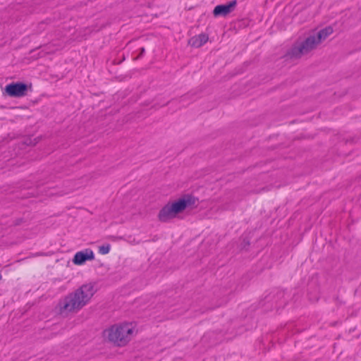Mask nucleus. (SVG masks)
Returning <instances> with one entry per match:
<instances>
[{
	"instance_id": "f257e3e1",
	"label": "nucleus",
	"mask_w": 361,
	"mask_h": 361,
	"mask_svg": "<svg viewBox=\"0 0 361 361\" xmlns=\"http://www.w3.org/2000/svg\"><path fill=\"white\" fill-rule=\"evenodd\" d=\"M332 33L333 28L326 27L298 39L288 51L286 58L291 60L300 59L316 49Z\"/></svg>"
},
{
	"instance_id": "f03ea898",
	"label": "nucleus",
	"mask_w": 361,
	"mask_h": 361,
	"mask_svg": "<svg viewBox=\"0 0 361 361\" xmlns=\"http://www.w3.org/2000/svg\"><path fill=\"white\" fill-rule=\"evenodd\" d=\"M96 292L94 285L87 283L82 285L73 293H71L59 303V311L61 314L80 310L85 306Z\"/></svg>"
},
{
	"instance_id": "7ed1b4c3",
	"label": "nucleus",
	"mask_w": 361,
	"mask_h": 361,
	"mask_svg": "<svg viewBox=\"0 0 361 361\" xmlns=\"http://www.w3.org/2000/svg\"><path fill=\"white\" fill-rule=\"evenodd\" d=\"M136 334V325L133 322L114 324L104 331V337L118 347L126 345Z\"/></svg>"
},
{
	"instance_id": "20e7f679",
	"label": "nucleus",
	"mask_w": 361,
	"mask_h": 361,
	"mask_svg": "<svg viewBox=\"0 0 361 361\" xmlns=\"http://www.w3.org/2000/svg\"><path fill=\"white\" fill-rule=\"evenodd\" d=\"M195 203V199L187 195L178 200L166 204L159 213V219L161 221L166 222L173 219L176 215L184 211L188 207Z\"/></svg>"
},
{
	"instance_id": "39448f33",
	"label": "nucleus",
	"mask_w": 361,
	"mask_h": 361,
	"mask_svg": "<svg viewBox=\"0 0 361 361\" xmlns=\"http://www.w3.org/2000/svg\"><path fill=\"white\" fill-rule=\"evenodd\" d=\"M29 88H31V85H27L23 82H12L6 86L5 91L10 97H22L26 95Z\"/></svg>"
},
{
	"instance_id": "423d86ee",
	"label": "nucleus",
	"mask_w": 361,
	"mask_h": 361,
	"mask_svg": "<svg viewBox=\"0 0 361 361\" xmlns=\"http://www.w3.org/2000/svg\"><path fill=\"white\" fill-rule=\"evenodd\" d=\"M94 259V252L90 249L86 248L83 250L77 252L73 259V262L76 265H82L87 261H92Z\"/></svg>"
},
{
	"instance_id": "0eeeda50",
	"label": "nucleus",
	"mask_w": 361,
	"mask_h": 361,
	"mask_svg": "<svg viewBox=\"0 0 361 361\" xmlns=\"http://www.w3.org/2000/svg\"><path fill=\"white\" fill-rule=\"evenodd\" d=\"M236 1H231L227 4H221L216 6L214 11L213 14L214 16H226L230 13L236 6Z\"/></svg>"
},
{
	"instance_id": "6e6552de",
	"label": "nucleus",
	"mask_w": 361,
	"mask_h": 361,
	"mask_svg": "<svg viewBox=\"0 0 361 361\" xmlns=\"http://www.w3.org/2000/svg\"><path fill=\"white\" fill-rule=\"evenodd\" d=\"M209 39V37L207 34L202 33L198 35H195L190 39L188 44L193 47L199 48L206 44Z\"/></svg>"
},
{
	"instance_id": "1a4fd4ad",
	"label": "nucleus",
	"mask_w": 361,
	"mask_h": 361,
	"mask_svg": "<svg viewBox=\"0 0 361 361\" xmlns=\"http://www.w3.org/2000/svg\"><path fill=\"white\" fill-rule=\"evenodd\" d=\"M111 245L110 244H104L99 247V252L101 255H106L110 252Z\"/></svg>"
},
{
	"instance_id": "9d476101",
	"label": "nucleus",
	"mask_w": 361,
	"mask_h": 361,
	"mask_svg": "<svg viewBox=\"0 0 361 361\" xmlns=\"http://www.w3.org/2000/svg\"><path fill=\"white\" fill-rule=\"evenodd\" d=\"M47 49V47H44L42 50H40L39 49H35L31 52L32 57L35 56L36 54L40 55V56H43L47 51H46Z\"/></svg>"
},
{
	"instance_id": "9b49d317",
	"label": "nucleus",
	"mask_w": 361,
	"mask_h": 361,
	"mask_svg": "<svg viewBox=\"0 0 361 361\" xmlns=\"http://www.w3.org/2000/svg\"><path fill=\"white\" fill-rule=\"evenodd\" d=\"M145 51L144 48H142L141 52L143 53Z\"/></svg>"
},
{
	"instance_id": "f8f14e48",
	"label": "nucleus",
	"mask_w": 361,
	"mask_h": 361,
	"mask_svg": "<svg viewBox=\"0 0 361 361\" xmlns=\"http://www.w3.org/2000/svg\"><path fill=\"white\" fill-rule=\"evenodd\" d=\"M1 277H2V276H1V274L0 273V280L1 279Z\"/></svg>"
}]
</instances>
